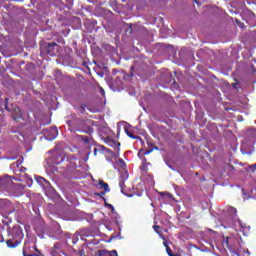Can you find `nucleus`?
<instances>
[{"label": "nucleus", "mask_w": 256, "mask_h": 256, "mask_svg": "<svg viewBox=\"0 0 256 256\" xmlns=\"http://www.w3.org/2000/svg\"><path fill=\"white\" fill-rule=\"evenodd\" d=\"M87 120H82L80 118H74L72 120H68L67 124L69 126V130L72 133L80 132V133H86V134H93L94 129L91 126H85L87 125Z\"/></svg>", "instance_id": "f257e3e1"}, {"label": "nucleus", "mask_w": 256, "mask_h": 256, "mask_svg": "<svg viewBox=\"0 0 256 256\" xmlns=\"http://www.w3.org/2000/svg\"><path fill=\"white\" fill-rule=\"evenodd\" d=\"M64 165L66 168L64 169V177L70 179L73 177L77 170V158L69 157L67 160L64 161Z\"/></svg>", "instance_id": "f03ea898"}, {"label": "nucleus", "mask_w": 256, "mask_h": 256, "mask_svg": "<svg viewBox=\"0 0 256 256\" xmlns=\"http://www.w3.org/2000/svg\"><path fill=\"white\" fill-rule=\"evenodd\" d=\"M103 155L106 156V161L112 162L111 159H118L119 158V153H115L109 148H106L103 146Z\"/></svg>", "instance_id": "7ed1b4c3"}, {"label": "nucleus", "mask_w": 256, "mask_h": 256, "mask_svg": "<svg viewBox=\"0 0 256 256\" xmlns=\"http://www.w3.org/2000/svg\"><path fill=\"white\" fill-rule=\"evenodd\" d=\"M105 143L109 147L117 149V152L120 151V143L118 141L108 138L105 140Z\"/></svg>", "instance_id": "20e7f679"}, {"label": "nucleus", "mask_w": 256, "mask_h": 256, "mask_svg": "<svg viewBox=\"0 0 256 256\" xmlns=\"http://www.w3.org/2000/svg\"><path fill=\"white\" fill-rule=\"evenodd\" d=\"M57 47L56 43H48L46 46V53L48 55L54 56L56 54L55 48Z\"/></svg>", "instance_id": "39448f33"}, {"label": "nucleus", "mask_w": 256, "mask_h": 256, "mask_svg": "<svg viewBox=\"0 0 256 256\" xmlns=\"http://www.w3.org/2000/svg\"><path fill=\"white\" fill-rule=\"evenodd\" d=\"M21 244V240H12L9 239L6 241V246H8L11 249L17 248Z\"/></svg>", "instance_id": "423d86ee"}, {"label": "nucleus", "mask_w": 256, "mask_h": 256, "mask_svg": "<svg viewBox=\"0 0 256 256\" xmlns=\"http://www.w3.org/2000/svg\"><path fill=\"white\" fill-rule=\"evenodd\" d=\"M11 180L9 178H0V190L9 187Z\"/></svg>", "instance_id": "0eeeda50"}, {"label": "nucleus", "mask_w": 256, "mask_h": 256, "mask_svg": "<svg viewBox=\"0 0 256 256\" xmlns=\"http://www.w3.org/2000/svg\"><path fill=\"white\" fill-rule=\"evenodd\" d=\"M98 188L103 189L105 192H110L109 184L104 182V180L98 181Z\"/></svg>", "instance_id": "6e6552de"}, {"label": "nucleus", "mask_w": 256, "mask_h": 256, "mask_svg": "<svg viewBox=\"0 0 256 256\" xmlns=\"http://www.w3.org/2000/svg\"><path fill=\"white\" fill-rule=\"evenodd\" d=\"M247 136L250 141L256 140V128H251L247 131Z\"/></svg>", "instance_id": "1a4fd4ad"}, {"label": "nucleus", "mask_w": 256, "mask_h": 256, "mask_svg": "<svg viewBox=\"0 0 256 256\" xmlns=\"http://www.w3.org/2000/svg\"><path fill=\"white\" fill-rule=\"evenodd\" d=\"M127 178H124L123 176H120V179H119V187H120V191L125 194L126 192V185H125V180Z\"/></svg>", "instance_id": "9d476101"}, {"label": "nucleus", "mask_w": 256, "mask_h": 256, "mask_svg": "<svg viewBox=\"0 0 256 256\" xmlns=\"http://www.w3.org/2000/svg\"><path fill=\"white\" fill-rule=\"evenodd\" d=\"M104 145H98L94 148V156L97 157L98 153L103 154Z\"/></svg>", "instance_id": "9b49d317"}, {"label": "nucleus", "mask_w": 256, "mask_h": 256, "mask_svg": "<svg viewBox=\"0 0 256 256\" xmlns=\"http://www.w3.org/2000/svg\"><path fill=\"white\" fill-rule=\"evenodd\" d=\"M106 193H109V192H106V190H104L103 192H96L95 195L97 197H100L104 201V204H106L107 199L104 197Z\"/></svg>", "instance_id": "f8f14e48"}, {"label": "nucleus", "mask_w": 256, "mask_h": 256, "mask_svg": "<svg viewBox=\"0 0 256 256\" xmlns=\"http://www.w3.org/2000/svg\"><path fill=\"white\" fill-rule=\"evenodd\" d=\"M88 108V105L87 104H82L81 107H75V109L78 110V112H80L81 114H84L85 113V109Z\"/></svg>", "instance_id": "ddd939ff"}, {"label": "nucleus", "mask_w": 256, "mask_h": 256, "mask_svg": "<svg viewBox=\"0 0 256 256\" xmlns=\"http://www.w3.org/2000/svg\"><path fill=\"white\" fill-rule=\"evenodd\" d=\"M78 138L82 139V141L85 143V144H90L91 143V139L87 136H78Z\"/></svg>", "instance_id": "4468645a"}, {"label": "nucleus", "mask_w": 256, "mask_h": 256, "mask_svg": "<svg viewBox=\"0 0 256 256\" xmlns=\"http://www.w3.org/2000/svg\"><path fill=\"white\" fill-rule=\"evenodd\" d=\"M166 252L168 253L169 256H181L178 254H174L173 250L169 246H167Z\"/></svg>", "instance_id": "2eb2a0df"}, {"label": "nucleus", "mask_w": 256, "mask_h": 256, "mask_svg": "<svg viewBox=\"0 0 256 256\" xmlns=\"http://www.w3.org/2000/svg\"><path fill=\"white\" fill-rule=\"evenodd\" d=\"M117 164L119 165V167H122V168L126 166V163L122 158L118 159Z\"/></svg>", "instance_id": "dca6fc26"}, {"label": "nucleus", "mask_w": 256, "mask_h": 256, "mask_svg": "<svg viewBox=\"0 0 256 256\" xmlns=\"http://www.w3.org/2000/svg\"><path fill=\"white\" fill-rule=\"evenodd\" d=\"M140 169L143 173H148V165L142 164V166H140Z\"/></svg>", "instance_id": "f3484780"}, {"label": "nucleus", "mask_w": 256, "mask_h": 256, "mask_svg": "<svg viewBox=\"0 0 256 256\" xmlns=\"http://www.w3.org/2000/svg\"><path fill=\"white\" fill-rule=\"evenodd\" d=\"M104 206H105V207H108L109 209H111V212H112V213H115V208H114V206H112L111 204H108L107 202H105Z\"/></svg>", "instance_id": "a211bd4d"}, {"label": "nucleus", "mask_w": 256, "mask_h": 256, "mask_svg": "<svg viewBox=\"0 0 256 256\" xmlns=\"http://www.w3.org/2000/svg\"><path fill=\"white\" fill-rule=\"evenodd\" d=\"M127 135L130 137V138H132V139H141L139 136H134L131 132H128L127 131Z\"/></svg>", "instance_id": "6ab92c4d"}, {"label": "nucleus", "mask_w": 256, "mask_h": 256, "mask_svg": "<svg viewBox=\"0 0 256 256\" xmlns=\"http://www.w3.org/2000/svg\"><path fill=\"white\" fill-rule=\"evenodd\" d=\"M161 238L163 239V246L166 247V249H167V247H169L168 241L166 240V238L163 235H161Z\"/></svg>", "instance_id": "aec40b11"}, {"label": "nucleus", "mask_w": 256, "mask_h": 256, "mask_svg": "<svg viewBox=\"0 0 256 256\" xmlns=\"http://www.w3.org/2000/svg\"><path fill=\"white\" fill-rule=\"evenodd\" d=\"M153 229L156 231L157 234H159L160 236H162V235H161V232L158 230V229H160V226H159V225H154V226H153Z\"/></svg>", "instance_id": "412c9836"}, {"label": "nucleus", "mask_w": 256, "mask_h": 256, "mask_svg": "<svg viewBox=\"0 0 256 256\" xmlns=\"http://www.w3.org/2000/svg\"><path fill=\"white\" fill-rule=\"evenodd\" d=\"M20 118H21V112L20 111H18V116H15V115L12 116V119H14L15 121H17Z\"/></svg>", "instance_id": "4be33fe9"}, {"label": "nucleus", "mask_w": 256, "mask_h": 256, "mask_svg": "<svg viewBox=\"0 0 256 256\" xmlns=\"http://www.w3.org/2000/svg\"><path fill=\"white\" fill-rule=\"evenodd\" d=\"M229 212H230V213H233L234 215H236L237 209L234 208V207H231V208L229 209Z\"/></svg>", "instance_id": "5701e85b"}, {"label": "nucleus", "mask_w": 256, "mask_h": 256, "mask_svg": "<svg viewBox=\"0 0 256 256\" xmlns=\"http://www.w3.org/2000/svg\"><path fill=\"white\" fill-rule=\"evenodd\" d=\"M142 165H150V163H148L147 162V158L146 157H144L143 159H142Z\"/></svg>", "instance_id": "b1692460"}, {"label": "nucleus", "mask_w": 256, "mask_h": 256, "mask_svg": "<svg viewBox=\"0 0 256 256\" xmlns=\"http://www.w3.org/2000/svg\"><path fill=\"white\" fill-rule=\"evenodd\" d=\"M51 133H54V137L52 139H55L56 134H57V129L56 128H52L51 129Z\"/></svg>", "instance_id": "393cba45"}, {"label": "nucleus", "mask_w": 256, "mask_h": 256, "mask_svg": "<svg viewBox=\"0 0 256 256\" xmlns=\"http://www.w3.org/2000/svg\"><path fill=\"white\" fill-rule=\"evenodd\" d=\"M37 252L36 255H33V256H45L44 254H42L37 248H34Z\"/></svg>", "instance_id": "a878e982"}, {"label": "nucleus", "mask_w": 256, "mask_h": 256, "mask_svg": "<svg viewBox=\"0 0 256 256\" xmlns=\"http://www.w3.org/2000/svg\"><path fill=\"white\" fill-rule=\"evenodd\" d=\"M151 152H152V150H146V151L143 152V155H144V156H147V155H149Z\"/></svg>", "instance_id": "bb28decb"}, {"label": "nucleus", "mask_w": 256, "mask_h": 256, "mask_svg": "<svg viewBox=\"0 0 256 256\" xmlns=\"http://www.w3.org/2000/svg\"><path fill=\"white\" fill-rule=\"evenodd\" d=\"M100 93H101L102 96H105V90H104L103 87H100Z\"/></svg>", "instance_id": "cd10ccee"}, {"label": "nucleus", "mask_w": 256, "mask_h": 256, "mask_svg": "<svg viewBox=\"0 0 256 256\" xmlns=\"http://www.w3.org/2000/svg\"><path fill=\"white\" fill-rule=\"evenodd\" d=\"M23 255H24V256H33V255H30V254H26L25 249H23Z\"/></svg>", "instance_id": "c85d7f7f"}, {"label": "nucleus", "mask_w": 256, "mask_h": 256, "mask_svg": "<svg viewBox=\"0 0 256 256\" xmlns=\"http://www.w3.org/2000/svg\"><path fill=\"white\" fill-rule=\"evenodd\" d=\"M15 164H16V166H17V167H20V165H21V162H19V161H16V163H15Z\"/></svg>", "instance_id": "c756f323"}, {"label": "nucleus", "mask_w": 256, "mask_h": 256, "mask_svg": "<svg viewBox=\"0 0 256 256\" xmlns=\"http://www.w3.org/2000/svg\"><path fill=\"white\" fill-rule=\"evenodd\" d=\"M112 253H114L115 256H118V252L116 250H113ZM109 256H111V255H109Z\"/></svg>", "instance_id": "7c9ffc66"}, {"label": "nucleus", "mask_w": 256, "mask_h": 256, "mask_svg": "<svg viewBox=\"0 0 256 256\" xmlns=\"http://www.w3.org/2000/svg\"><path fill=\"white\" fill-rule=\"evenodd\" d=\"M250 168H253V172L256 170V164L253 166H250Z\"/></svg>", "instance_id": "2f4dec72"}, {"label": "nucleus", "mask_w": 256, "mask_h": 256, "mask_svg": "<svg viewBox=\"0 0 256 256\" xmlns=\"http://www.w3.org/2000/svg\"><path fill=\"white\" fill-rule=\"evenodd\" d=\"M232 86H233L234 88H237V84H232Z\"/></svg>", "instance_id": "473e14b6"}, {"label": "nucleus", "mask_w": 256, "mask_h": 256, "mask_svg": "<svg viewBox=\"0 0 256 256\" xmlns=\"http://www.w3.org/2000/svg\"><path fill=\"white\" fill-rule=\"evenodd\" d=\"M40 179H41V180H45V178H41V177H40Z\"/></svg>", "instance_id": "72a5a7b5"}, {"label": "nucleus", "mask_w": 256, "mask_h": 256, "mask_svg": "<svg viewBox=\"0 0 256 256\" xmlns=\"http://www.w3.org/2000/svg\"><path fill=\"white\" fill-rule=\"evenodd\" d=\"M138 156H140V152L138 153Z\"/></svg>", "instance_id": "f704fd0d"}, {"label": "nucleus", "mask_w": 256, "mask_h": 256, "mask_svg": "<svg viewBox=\"0 0 256 256\" xmlns=\"http://www.w3.org/2000/svg\"><path fill=\"white\" fill-rule=\"evenodd\" d=\"M195 2L198 3L197 0H195Z\"/></svg>", "instance_id": "c9c22d12"}, {"label": "nucleus", "mask_w": 256, "mask_h": 256, "mask_svg": "<svg viewBox=\"0 0 256 256\" xmlns=\"http://www.w3.org/2000/svg\"><path fill=\"white\" fill-rule=\"evenodd\" d=\"M108 256H110V255H108Z\"/></svg>", "instance_id": "e433bc0d"}]
</instances>
